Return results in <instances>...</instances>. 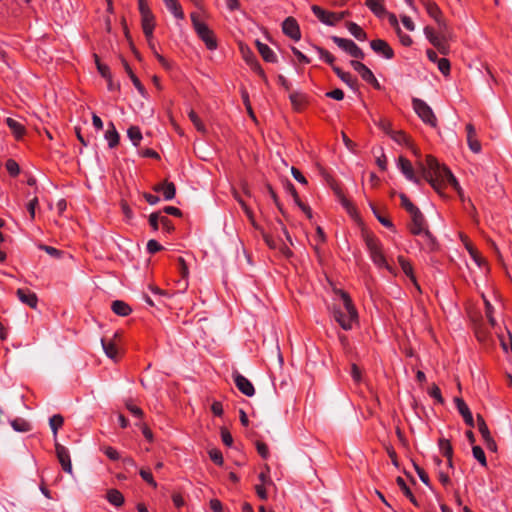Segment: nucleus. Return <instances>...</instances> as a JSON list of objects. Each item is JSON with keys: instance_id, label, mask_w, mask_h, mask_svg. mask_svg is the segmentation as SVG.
<instances>
[{"instance_id": "nucleus-1", "label": "nucleus", "mask_w": 512, "mask_h": 512, "mask_svg": "<svg viewBox=\"0 0 512 512\" xmlns=\"http://www.w3.org/2000/svg\"><path fill=\"white\" fill-rule=\"evenodd\" d=\"M418 168L421 176L435 190L440 191L443 185L449 184L461 195L462 189L452 172L446 166L441 165L433 156H426V163L419 162Z\"/></svg>"}, {"instance_id": "nucleus-2", "label": "nucleus", "mask_w": 512, "mask_h": 512, "mask_svg": "<svg viewBox=\"0 0 512 512\" xmlns=\"http://www.w3.org/2000/svg\"><path fill=\"white\" fill-rule=\"evenodd\" d=\"M336 293L339 295L342 303L341 305L334 307V319L344 330H350L352 329L353 323L357 322L358 313L350 296L346 292L338 290Z\"/></svg>"}, {"instance_id": "nucleus-3", "label": "nucleus", "mask_w": 512, "mask_h": 512, "mask_svg": "<svg viewBox=\"0 0 512 512\" xmlns=\"http://www.w3.org/2000/svg\"><path fill=\"white\" fill-rule=\"evenodd\" d=\"M409 214L411 216V225H410L411 233H413L414 235L424 234L428 239L433 241L432 234L429 232V230H427L425 228L426 221H425L424 215L419 210V208L417 207L416 209L411 211Z\"/></svg>"}, {"instance_id": "nucleus-4", "label": "nucleus", "mask_w": 512, "mask_h": 512, "mask_svg": "<svg viewBox=\"0 0 512 512\" xmlns=\"http://www.w3.org/2000/svg\"><path fill=\"white\" fill-rule=\"evenodd\" d=\"M413 109L417 115L427 124L431 126L436 125V117L431 107L421 99H412Z\"/></svg>"}, {"instance_id": "nucleus-5", "label": "nucleus", "mask_w": 512, "mask_h": 512, "mask_svg": "<svg viewBox=\"0 0 512 512\" xmlns=\"http://www.w3.org/2000/svg\"><path fill=\"white\" fill-rule=\"evenodd\" d=\"M331 40L343 51L347 52L350 56L356 59H364L365 54L352 40L332 36Z\"/></svg>"}, {"instance_id": "nucleus-6", "label": "nucleus", "mask_w": 512, "mask_h": 512, "mask_svg": "<svg viewBox=\"0 0 512 512\" xmlns=\"http://www.w3.org/2000/svg\"><path fill=\"white\" fill-rule=\"evenodd\" d=\"M441 33L442 35L441 36H438L434 33V30L429 27V26H426L424 28V34L425 36L427 37V39L430 41V43L437 48V50L443 54V55H446L448 54V46L446 45L445 43V35H444V31L441 30Z\"/></svg>"}, {"instance_id": "nucleus-7", "label": "nucleus", "mask_w": 512, "mask_h": 512, "mask_svg": "<svg viewBox=\"0 0 512 512\" xmlns=\"http://www.w3.org/2000/svg\"><path fill=\"white\" fill-rule=\"evenodd\" d=\"M195 31L209 50H214L217 48V42L214 37V33L205 23L198 24Z\"/></svg>"}, {"instance_id": "nucleus-8", "label": "nucleus", "mask_w": 512, "mask_h": 512, "mask_svg": "<svg viewBox=\"0 0 512 512\" xmlns=\"http://www.w3.org/2000/svg\"><path fill=\"white\" fill-rule=\"evenodd\" d=\"M55 452L62 469L66 473L72 474V463L68 449L56 441Z\"/></svg>"}, {"instance_id": "nucleus-9", "label": "nucleus", "mask_w": 512, "mask_h": 512, "mask_svg": "<svg viewBox=\"0 0 512 512\" xmlns=\"http://www.w3.org/2000/svg\"><path fill=\"white\" fill-rule=\"evenodd\" d=\"M283 33L291 39L298 41L301 38L300 27L293 17H287L282 23Z\"/></svg>"}, {"instance_id": "nucleus-10", "label": "nucleus", "mask_w": 512, "mask_h": 512, "mask_svg": "<svg viewBox=\"0 0 512 512\" xmlns=\"http://www.w3.org/2000/svg\"><path fill=\"white\" fill-rule=\"evenodd\" d=\"M429 16L435 19L441 30L446 28V22L442 18V13L439 7L432 0H421Z\"/></svg>"}, {"instance_id": "nucleus-11", "label": "nucleus", "mask_w": 512, "mask_h": 512, "mask_svg": "<svg viewBox=\"0 0 512 512\" xmlns=\"http://www.w3.org/2000/svg\"><path fill=\"white\" fill-rule=\"evenodd\" d=\"M370 47L376 54L381 55L386 59H392L394 57L393 49L382 39L372 40L370 42Z\"/></svg>"}, {"instance_id": "nucleus-12", "label": "nucleus", "mask_w": 512, "mask_h": 512, "mask_svg": "<svg viewBox=\"0 0 512 512\" xmlns=\"http://www.w3.org/2000/svg\"><path fill=\"white\" fill-rule=\"evenodd\" d=\"M233 379L236 387L240 392L249 397L254 395V386L246 377L238 372H234Z\"/></svg>"}, {"instance_id": "nucleus-13", "label": "nucleus", "mask_w": 512, "mask_h": 512, "mask_svg": "<svg viewBox=\"0 0 512 512\" xmlns=\"http://www.w3.org/2000/svg\"><path fill=\"white\" fill-rule=\"evenodd\" d=\"M398 167L409 181H412L415 184L421 183L420 177H418L415 174L414 168L412 167V164L408 159L404 157H399Z\"/></svg>"}, {"instance_id": "nucleus-14", "label": "nucleus", "mask_w": 512, "mask_h": 512, "mask_svg": "<svg viewBox=\"0 0 512 512\" xmlns=\"http://www.w3.org/2000/svg\"><path fill=\"white\" fill-rule=\"evenodd\" d=\"M141 24L145 37L152 39L155 28V17L152 11L141 13Z\"/></svg>"}, {"instance_id": "nucleus-15", "label": "nucleus", "mask_w": 512, "mask_h": 512, "mask_svg": "<svg viewBox=\"0 0 512 512\" xmlns=\"http://www.w3.org/2000/svg\"><path fill=\"white\" fill-rule=\"evenodd\" d=\"M258 481L261 482L260 484H258V498L266 499L270 489L274 487V484L270 479L269 475L266 474L265 472H260L258 474Z\"/></svg>"}, {"instance_id": "nucleus-16", "label": "nucleus", "mask_w": 512, "mask_h": 512, "mask_svg": "<svg viewBox=\"0 0 512 512\" xmlns=\"http://www.w3.org/2000/svg\"><path fill=\"white\" fill-rule=\"evenodd\" d=\"M454 402L456 404V407H457L459 413L463 417L465 423L469 427H474L475 424H474V419H473L472 413H471L469 407L467 406V404L464 402V400L462 398L456 397V398H454Z\"/></svg>"}, {"instance_id": "nucleus-17", "label": "nucleus", "mask_w": 512, "mask_h": 512, "mask_svg": "<svg viewBox=\"0 0 512 512\" xmlns=\"http://www.w3.org/2000/svg\"><path fill=\"white\" fill-rule=\"evenodd\" d=\"M18 299L23 303L29 306L30 308L35 309L37 307L38 298L37 295L30 291L29 289H18L16 292Z\"/></svg>"}, {"instance_id": "nucleus-18", "label": "nucleus", "mask_w": 512, "mask_h": 512, "mask_svg": "<svg viewBox=\"0 0 512 512\" xmlns=\"http://www.w3.org/2000/svg\"><path fill=\"white\" fill-rule=\"evenodd\" d=\"M467 132V143L470 150L474 153H479L481 151V144L476 137V130L472 124L466 125Z\"/></svg>"}, {"instance_id": "nucleus-19", "label": "nucleus", "mask_w": 512, "mask_h": 512, "mask_svg": "<svg viewBox=\"0 0 512 512\" xmlns=\"http://www.w3.org/2000/svg\"><path fill=\"white\" fill-rule=\"evenodd\" d=\"M311 9H312L314 15L322 23H324L326 25H330V26H334L335 25L334 12L326 11V10L322 9L321 7H319L317 5H313Z\"/></svg>"}, {"instance_id": "nucleus-20", "label": "nucleus", "mask_w": 512, "mask_h": 512, "mask_svg": "<svg viewBox=\"0 0 512 512\" xmlns=\"http://www.w3.org/2000/svg\"><path fill=\"white\" fill-rule=\"evenodd\" d=\"M104 137L107 140L108 147L111 149L115 148L119 144L120 135L113 122L108 123V129L106 130Z\"/></svg>"}, {"instance_id": "nucleus-21", "label": "nucleus", "mask_w": 512, "mask_h": 512, "mask_svg": "<svg viewBox=\"0 0 512 512\" xmlns=\"http://www.w3.org/2000/svg\"><path fill=\"white\" fill-rule=\"evenodd\" d=\"M121 61H122V64H123V67H124L126 73L128 74V76L131 79V81H132L133 85L135 86V88L138 90V92L142 96H145L146 89L143 86V84L141 83V81L139 80V78L135 75V73L131 69L130 65L128 64V62L124 58H122Z\"/></svg>"}, {"instance_id": "nucleus-22", "label": "nucleus", "mask_w": 512, "mask_h": 512, "mask_svg": "<svg viewBox=\"0 0 512 512\" xmlns=\"http://www.w3.org/2000/svg\"><path fill=\"white\" fill-rule=\"evenodd\" d=\"M258 53L261 55L263 60L268 63H277L278 57L276 53L268 47L266 44H263L258 41Z\"/></svg>"}, {"instance_id": "nucleus-23", "label": "nucleus", "mask_w": 512, "mask_h": 512, "mask_svg": "<svg viewBox=\"0 0 512 512\" xmlns=\"http://www.w3.org/2000/svg\"><path fill=\"white\" fill-rule=\"evenodd\" d=\"M333 71L337 74V76L346 83L350 88L356 90L358 87V81L355 77H353L350 73L344 72L338 66H333Z\"/></svg>"}, {"instance_id": "nucleus-24", "label": "nucleus", "mask_w": 512, "mask_h": 512, "mask_svg": "<svg viewBox=\"0 0 512 512\" xmlns=\"http://www.w3.org/2000/svg\"><path fill=\"white\" fill-rule=\"evenodd\" d=\"M263 237H264L265 242L267 243V245L270 248H272V249L278 248L280 253L283 256H285L286 258H290L293 255L292 251L289 249V247L285 243H278L276 240L271 239L266 234H264Z\"/></svg>"}, {"instance_id": "nucleus-25", "label": "nucleus", "mask_w": 512, "mask_h": 512, "mask_svg": "<svg viewBox=\"0 0 512 512\" xmlns=\"http://www.w3.org/2000/svg\"><path fill=\"white\" fill-rule=\"evenodd\" d=\"M169 12L179 20L184 19V12L178 0H162Z\"/></svg>"}, {"instance_id": "nucleus-26", "label": "nucleus", "mask_w": 512, "mask_h": 512, "mask_svg": "<svg viewBox=\"0 0 512 512\" xmlns=\"http://www.w3.org/2000/svg\"><path fill=\"white\" fill-rule=\"evenodd\" d=\"M5 122L17 139L25 135L26 129L22 123L10 117L6 118Z\"/></svg>"}, {"instance_id": "nucleus-27", "label": "nucleus", "mask_w": 512, "mask_h": 512, "mask_svg": "<svg viewBox=\"0 0 512 512\" xmlns=\"http://www.w3.org/2000/svg\"><path fill=\"white\" fill-rule=\"evenodd\" d=\"M112 311L118 316H128L132 312V308L122 300H115L111 305Z\"/></svg>"}, {"instance_id": "nucleus-28", "label": "nucleus", "mask_w": 512, "mask_h": 512, "mask_svg": "<svg viewBox=\"0 0 512 512\" xmlns=\"http://www.w3.org/2000/svg\"><path fill=\"white\" fill-rule=\"evenodd\" d=\"M398 262L401 266V269L403 270L404 274L410 278V280L414 283L416 288L420 290V287L416 281L415 275L413 273V268L411 263L405 259L403 256L398 257Z\"/></svg>"}, {"instance_id": "nucleus-29", "label": "nucleus", "mask_w": 512, "mask_h": 512, "mask_svg": "<svg viewBox=\"0 0 512 512\" xmlns=\"http://www.w3.org/2000/svg\"><path fill=\"white\" fill-rule=\"evenodd\" d=\"M239 50L245 62L251 67L252 70H255L256 61L254 60L252 50L243 42H239Z\"/></svg>"}, {"instance_id": "nucleus-30", "label": "nucleus", "mask_w": 512, "mask_h": 512, "mask_svg": "<svg viewBox=\"0 0 512 512\" xmlns=\"http://www.w3.org/2000/svg\"><path fill=\"white\" fill-rule=\"evenodd\" d=\"M63 424H64V418L60 414H55L49 419V426L52 430L53 438H54L55 442L58 441L57 440L58 430L63 426Z\"/></svg>"}, {"instance_id": "nucleus-31", "label": "nucleus", "mask_w": 512, "mask_h": 512, "mask_svg": "<svg viewBox=\"0 0 512 512\" xmlns=\"http://www.w3.org/2000/svg\"><path fill=\"white\" fill-rule=\"evenodd\" d=\"M346 27L348 31L359 41H365L367 39L366 32L356 23L347 22Z\"/></svg>"}, {"instance_id": "nucleus-32", "label": "nucleus", "mask_w": 512, "mask_h": 512, "mask_svg": "<svg viewBox=\"0 0 512 512\" xmlns=\"http://www.w3.org/2000/svg\"><path fill=\"white\" fill-rule=\"evenodd\" d=\"M106 498L110 504H112L116 507H119V506L123 505V503H124V496L117 489L108 490Z\"/></svg>"}, {"instance_id": "nucleus-33", "label": "nucleus", "mask_w": 512, "mask_h": 512, "mask_svg": "<svg viewBox=\"0 0 512 512\" xmlns=\"http://www.w3.org/2000/svg\"><path fill=\"white\" fill-rule=\"evenodd\" d=\"M289 98L293 108L297 111H300L306 103V96L297 91L291 92Z\"/></svg>"}, {"instance_id": "nucleus-34", "label": "nucleus", "mask_w": 512, "mask_h": 512, "mask_svg": "<svg viewBox=\"0 0 512 512\" xmlns=\"http://www.w3.org/2000/svg\"><path fill=\"white\" fill-rule=\"evenodd\" d=\"M439 449L442 452L443 456L448 459L449 465L452 466V455L453 449L449 442V440L441 438L439 439Z\"/></svg>"}, {"instance_id": "nucleus-35", "label": "nucleus", "mask_w": 512, "mask_h": 512, "mask_svg": "<svg viewBox=\"0 0 512 512\" xmlns=\"http://www.w3.org/2000/svg\"><path fill=\"white\" fill-rule=\"evenodd\" d=\"M127 136L131 140L134 146H139L141 140L143 139L141 130L138 126H130L127 129Z\"/></svg>"}, {"instance_id": "nucleus-36", "label": "nucleus", "mask_w": 512, "mask_h": 512, "mask_svg": "<svg viewBox=\"0 0 512 512\" xmlns=\"http://www.w3.org/2000/svg\"><path fill=\"white\" fill-rule=\"evenodd\" d=\"M382 2L383 0H366V5L375 15L382 16L386 13Z\"/></svg>"}, {"instance_id": "nucleus-37", "label": "nucleus", "mask_w": 512, "mask_h": 512, "mask_svg": "<svg viewBox=\"0 0 512 512\" xmlns=\"http://www.w3.org/2000/svg\"><path fill=\"white\" fill-rule=\"evenodd\" d=\"M370 255H371V258L373 260V262L380 266V267H386L388 270L392 271L391 267L388 265L384 255L382 254L381 252V249L378 248L376 250H373L372 252H370Z\"/></svg>"}, {"instance_id": "nucleus-38", "label": "nucleus", "mask_w": 512, "mask_h": 512, "mask_svg": "<svg viewBox=\"0 0 512 512\" xmlns=\"http://www.w3.org/2000/svg\"><path fill=\"white\" fill-rule=\"evenodd\" d=\"M360 76L362 79L369 84H371L376 89H381V85L374 76L373 72L366 66L363 71H361Z\"/></svg>"}, {"instance_id": "nucleus-39", "label": "nucleus", "mask_w": 512, "mask_h": 512, "mask_svg": "<svg viewBox=\"0 0 512 512\" xmlns=\"http://www.w3.org/2000/svg\"><path fill=\"white\" fill-rule=\"evenodd\" d=\"M241 98H242L243 104L245 105L249 116L251 117L252 120L256 121V114H255L252 104L250 102L249 93L243 87L241 88Z\"/></svg>"}, {"instance_id": "nucleus-40", "label": "nucleus", "mask_w": 512, "mask_h": 512, "mask_svg": "<svg viewBox=\"0 0 512 512\" xmlns=\"http://www.w3.org/2000/svg\"><path fill=\"white\" fill-rule=\"evenodd\" d=\"M11 426L17 432H28L31 430L30 423L22 418H16L11 421Z\"/></svg>"}, {"instance_id": "nucleus-41", "label": "nucleus", "mask_w": 512, "mask_h": 512, "mask_svg": "<svg viewBox=\"0 0 512 512\" xmlns=\"http://www.w3.org/2000/svg\"><path fill=\"white\" fill-rule=\"evenodd\" d=\"M188 117L190 121L193 123L197 131L201 133H206V127L197 115V113L194 110H190L188 113Z\"/></svg>"}, {"instance_id": "nucleus-42", "label": "nucleus", "mask_w": 512, "mask_h": 512, "mask_svg": "<svg viewBox=\"0 0 512 512\" xmlns=\"http://www.w3.org/2000/svg\"><path fill=\"white\" fill-rule=\"evenodd\" d=\"M396 482L398 484V486L400 487V489L403 491V493L405 494L406 497L409 498V500L414 504V505H418L417 503V500L415 499L414 495L412 494L411 490L409 489V487L406 485L404 479L402 477H397L396 479Z\"/></svg>"}, {"instance_id": "nucleus-43", "label": "nucleus", "mask_w": 512, "mask_h": 512, "mask_svg": "<svg viewBox=\"0 0 512 512\" xmlns=\"http://www.w3.org/2000/svg\"><path fill=\"white\" fill-rule=\"evenodd\" d=\"M101 344H102V348H103L105 354L109 358L114 359L117 355L116 345L111 341L106 342L105 339H101Z\"/></svg>"}, {"instance_id": "nucleus-44", "label": "nucleus", "mask_w": 512, "mask_h": 512, "mask_svg": "<svg viewBox=\"0 0 512 512\" xmlns=\"http://www.w3.org/2000/svg\"><path fill=\"white\" fill-rule=\"evenodd\" d=\"M176 195V186L173 182H164L163 197L165 200H172Z\"/></svg>"}, {"instance_id": "nucleus-45", "label": "nucleus", "mask_w": 512, "mask_h": 512, "mask_svg": "<svg viewBox=\"0 0 512 512\" xmlns=\"http://www.w3.org/2000/svg\"><path fill=\"white\" fill-rule=\"evenodd\" d=\"M390 137L399 144H405L411 146L409 137L402 131H393Z\"/></svg>"}, {"instance_id": "nucleus-46", "label": "nucleus", "mask_w": 512, "mask_h": 512, "mask_svg": "<svg viewBox=\"0 0 512 512\" xmlns=\"http://www.w3.org/2000/svg\"><path fill=\"white\" fill-rule=\"evenodd\" d=\"M125 407L134 417L142 418L144 416L143 410L136 406L131 399L126 400Z\"/></svg>"}, {"instance_id": "nucleus-47", "label": "nucleus", "mask_w": 512, "mask_h": 512, "mask_svg": "<svg viewBox=\"0 0 512 512\" xmlns=\"http://www.w3.org/2000/svg\"><path fill=\"white\" fill-rule=\"evenodd\" d=\"M466 249L468 250L469 254L473 258V260L477 263L478 266H481L485 261L481 257L480 253L477 251L476 248L473 247V245L469 242H465Z\"/></svg>"}, {"instance_id": "nucleus-48", "label": "nucleus", "mask_w": 512, "mask_h": 512, "mask_svg": "<svg viewBox=\"0 0 512 512\" xmlns=\"http://www.w3.org/2000/svg\"><path fill=\"white\" fill-rule=\"evenodd\" d=\"M477 426L483 439H486L491 436L488 426L486 425L484 418L480 414L477 415Z\"/></svg>"}, {"instance_id": "nucleus-49", "label": "nucleus", "mask_w": 512, "mask_h": 512, "mask_svg": "<svg viewBox=\"0 0 512 512\" xmlns=\"http://www.w3.org/2000/svg\"><path fill=\"white\" fill-rule=\"evenodd\" d=\"M237 200H238L239 204L241 205L243 211L245 212L246 216L250 220L251 224L253 226H255L256 220H255L252 208L250 206H248L247 203L242 198L237 197Z\"/></svg>"}, {"instance_id": "nucleus-50", "label": "nucleus", "mask_w": 512, "mask_h": 512, "mask_svg": "<svg viewBox=\"0 0 512 512\" xmlns=\"http://www.w3.org/2000/svg\"><path fill=\"white\" fill-rule=\"evenodd\" d=\"M94 57H95L97 69H98L99 73L101 74V76L107 80H110L112 75H111L109 67L105 64H102L96 54L94 55Z\"/></svg>"}, {"instance_id": "nucleus-51", "label": "nucleus", "mask_w": 512, "mask_h": 512, "mask_svg": "<svg viewBox=\"0 0 512 512\" xmlns=\"http://www.w3.org/2000/svg\"><path fill=\"white\" fill-rule=\"evenodd\" d=\"M5 167L12 177L17 176L20 173L19 164L13 159H8L6 161Z\"/></svg>"}, {"instance_id": "nucleus-52", "label": "nucleus", "mask_w": 512, "mask_h": 512, "mask_svg": "<svg viewBox=\"0 0 512 512\" xmlns=\"http://www.w3.org/2000/svg\"><path fill=\"white\" fill-rule=\"evenodd\" d=\"M472 453L475 459H477L482 466L487 465L485 453L480 446H473Z\"/></svg>"}, {"instance_id": "nucleus-53", "label": "nucleus", "mask_w": 512, "mask_h": 512, "mask_svg": "<svg viewBox=\"0 0 512 512\" xmlns=\"http://www.w3.org/2000/svg\"><path fill=\"white\" fill-rule=\"evenodd\" d=\"M38 248L40 250L45 251L47 254H49L50 256H52L54 258H60L62 256V254H63V252L61 250H58L55 247L48 246V245H45V244H40L38 246Z\"/></svg>"}, {"instance_id": "nucleus-54", "label": "nucleus", "mask_w": 512, "mask_h": 512, "mask_svg": "<svg viewBox=\"0 0 512 512\" xmlns=\"http://www.w3.org/2000/svg\"><path fill=\"white\" fill-rule=\"evenodd\" d=\"M209 457L216 465H223V455L219 449H211L209 450Z\"/></svg>"}, {"instance_id": "nucleus-55", "label": "nucleus", "mask_w": 512, "mask_h": 512, "mask_svg": "<svg viewBox=\"0 0 512 512\" xmlns=\"http://www.w3.org/2000/svg\"><path fill=\"white\" fill-rule=\"evenodd\" d=\"M372 211L378 221L385 227L392 229L394 227L393 223L386 217L382 216L375 206H371Z\"/></svg>"}, {"instance_id": "nucleus-56", "label": "nucleus", "mask_w": 512, "mask_h": 512, "mask_svg": "<svg viewBox=\"0 0 512 512\" xmlns=\"http://www.w3.org/2000/svg\"><path fill=\"white\" fill-rule=\"evenodd\" d=\"M139 474H140L141 478L145 482H147L149 485H151L153 488L157 487V483L154 480L153 475H152V473L149 470L141 469L139 471Z\"/></svg>"}, {"instance_id": "nucleus-57", "label": "nucleus", "mask_w": 512, "mask_h": 512, "mask_svg": "<svg viewBox=\"0 0 512 512\" xmlns=\"http://www.w3.org/2000/svg\"><path fill=\"white\" fill-rule=\"evenodd\" d=\"M316 49H317L318 53L320 54V57L326 63H328L329 65H331L333 67L334 66L333 63L335 61L334 56L332 54H330L327 50L323 49V48L317 47Z\"/></svg>"}, {"instance_id": "nucleus-58", "label": "nucleus", "mask_w": 512, "mask_h": 512, "mask_svg": "<svg viewBox=\"0 0 512 512\" xmlns=\"http://www.w3.org/2000/svg\"><path fill=\"white\" fill-rule=\"evenodd\" d=\"M177 262H178V271H179L180 275L182 276L183 279H186L189 275V270H188V266H187L184 258L179 257L177 259Z\"/></svg>"}, {"instance_id": "nucleus-59", "label": "nucleus", "mask_w": 512, "mask_h": 512, "mask_svg": "<svg viewBox=\"0 0 512 512\" xmlns=\"http://www.w3.org/2000/svg\"><path fill=\"white\" fill-rule=\"evenodd\" d=\"M400 199H401V206L408 212L410 213L411 211H413L414 209H416L417 207L407 198V196L403 193H401L399 195Z\"/></svg>"}, {"instance_id": "nucleus-60", "label": "nucleus", "mask_w": 512, "mask_h": 512, "mask_svg": "<svg viewBox=\"0 0 512 512\" xmlns=\"http://www.w3.org/2000/svg\"><path fill=\"white\" fill-rule=\"evenodd\" d=\"M102 450L110 460L116 461L120 459V454L115 448L107 446L104 447Z\"/></svg>"}, {"instance_id": "nucleus-61", "label": "nucleus", "mask_w": 512, "mask_h": 512, "mask_svg": "<svg viewBox=\"0 0 512 512\" xmlns=\"http://www.w3.org/2000/svg\"><path fill=\"white\" fill-rule=\"evenodd\" d=\"M438 69L444 74L448 75L450 72V62L446 58H440L437 62Z\"/></svg>"}, {"instance_id": "nucleus-62", "label": "nucleus", "mask_w": 512, "mask_h": 512, "mask_svg": "<svg viewBox=\"0 0 512 512\" xmlns=\"http://www.w3.org/2000/svg\"><path fill=\"white\" fill-rule=\"evenodd\" d=\"M163 249V246L156 240L151 239L147 243V250L150 254L157 253Z\"/></svg>"}, {"instance_id": "nucleus-63", "label": "nucleus", "mask_w": 512, "mask_h": 512, "mask_svg": "<svg viewBox=\"0 0 512 512\" xmlns=\"http://www.w3.org/2000/svg\"><path fill=\"white\" fill-rule=\"evenodd\" d=\"M161 217L162 216H160L159 212H154V213L150 214V216H149V224H150V226L152 227V229L154 231L158 230Z\"/></svg>"}, {"instance_id": "nucleus-64", "label": "nucleus", "mask_w": 512, "mask_h": 512, "mask_svg": "<svg viewBox=\"0 0 512 512\" xmlns=\"http://www.w3.org/2000/svg\"><path fill=\"white\" fill-rule=\"evenodd\" d=\"M160 223L162 225L163 230L166 233H171L172 231H174V225H173L172 221L168 217L162 216L160 218Z\"/></svg>"}]
</instances>
